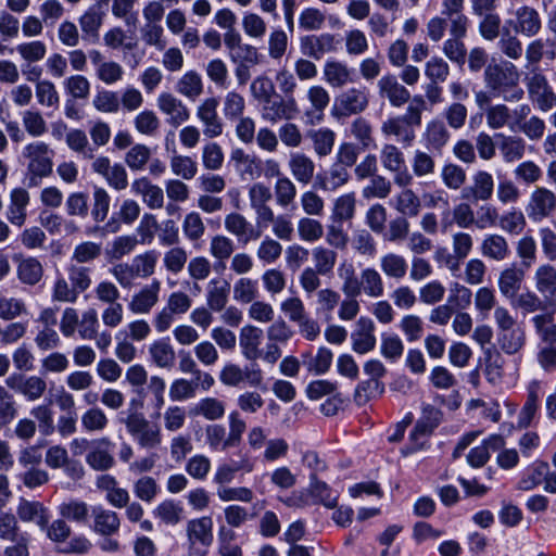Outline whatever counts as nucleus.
Instances as JSON below:
<instances>
[{"mask_svg":"<svg viewBox=\"0 0 556 556\" xmlns=\"http://www.w3.org/2000/svg\"><path fill=\"white\" fill-rule=\"evenodd\" d=\"M229 285L219 283L217 280H211L206 293V304L213 312L223 311L228 302Z\"/></svg>","mask_w":556,"mask_h":556,"instance_id":"60","label":"nucleus"},{"mask_svg":"<svg viewBox=\"0 0 556 556\" xmlns=\"http://www.w3.org/2000/svg\"><path fill=\"white\" fill-rule=\"evenodd\" d=\"M494 178L491 173L486 170H477L472 176V185L462 190V199L476 201H489L494 192Z\"/></svg>","mask_w":556,"mask_h":556,"instance_id":"20","label":"nucleus"},{"mask_svg":"<svg viewBox=\"0 0 556 556\" xmlns=\"http://www.w3.org/2000/svg\"><path fill=\"white\" fill-rule=\"evenodd\" d=\"M58 510L64 520L76 523H86L90 513L88 504L78 498H70L62 502Z\"/></svg>","mask_w":556,"mask_h":556,"instance_id":"49","label":"nucleus"},{"mask_svg":"<svg viewBox=\"0 0 556 556\" xmlns=\"http://www.w3.org/2000/svg\"><path fill=\"white\" fill-rule=\"evenodd\" d=\"M361 293L368 298L378 299L384 294V282L381 274L374 267L361 271Z\"/></svg>","mask_w":556,"mask_h":556,"instance_id":"47","label":"nucleus"},{"mask_svg":"<svg viewBox=\"0 0 556 556\" xmlns=\"http://www.w3.org/2000/svg\"><path fill=\"white\" fill-rule=\"evenodd\" d=\"M338 105L343 115H354L364 112L369 104V94L366 88H350L342 92Z\"/></svg>","mask_w":556,"mask_h":556,"instance_id":"24","label":"nucleus"},{"mask_svg":"<svg viewBox=\"0 0 556 556\" xmlns=\"http://www.w3.org/2000/svg\"><path fill=\"white\" fill-rule=\"evenodd\" d=\"M67 147L81 155L85 160H91L94 156V148L89 142L86 132L81 129H71L65 138Z\"/></svg>","mask_w":556,"mask_h":556,"instance_id":"59","label":"nucleus"},{"mask_svg":"<svg viewBox=\"0 0 556 556\" xmlns=\"http://www.w3.org/2000/svg\"><path fill=\"white\" fill-rule=\"evenodd\" d=\"M198 389L202 390V382L195 379H175L169 387V397L174 402H181L193 399Z\"/></svg>","mask_w":556,"mask_h":556,"instance_id":"58","label":"nucleus"},{"mask_svg":"<svg viewBox=\"0 0 556 556\" xmlns=\"http://www.w3.org/2000/svg\"><path fill=\"white\" fill-rule=\"evenodd\" d=\"M378 96L393 108H402L410 100L409 90L393 74L381 76L377 83Z\"/></svg>","mask_w":556,"mask_h":556,"instance_id":"11","label":"nucleus"},{"mask_svg":"<svg viewBox=\"0 0 556 556\" xmlns=\"http://www.w3.org/2000/svg\"><path fill=\"white\" fill-rule=\"evenodd\" d=\"M295 182L288 176L275 180L273 195L280 208L288 210L294 206L298 195Z\"/></svg>","mask_w":556,"mask_h":556,"instance_id":"43","label":"nucleus"},{"mask_svg":"<svg viewBox=\"0 0 556 556\" xmlns=\"http://www.w3.org/2000/svg\"><path fill=\"white\" fill-rule=\"evenodd\" d=\"M337 48L338 41L334 35L329 33L303 36L300 39L302 54L314 60H320L326 53L334 52Z\"/></svg>","mask_w":556,"mask_h":556,"instance_id":"16","label":"nucleus"},{"mask_svg":"<svg viewBox=\"0 0 556 556\" xmlns=\"http://www.w3.org/2000/svg\"><path fill=\"white\" fill-rule=\"evenodd\" d=\"M308 493L314 498V503L321 504L326 508L332 509L338 506L339 493L326 482L317 479L314 473L309 476Z\"/></svg>","mask_w":556,"mask_h":556,"instance_id":"41","label":"nucleus"},{"mask_svg":"<svg viewBox=\"0 0 556 556\" xmlns=\"http://www.w3.org/2000/svg\"><path fill=\"white\" fill-rule=\"evenodd\" d=\"M156 106L167 117V124L173 127H178L190 118L188 106L170 92L160 93Z\"/></svg>","mask_w":556,"mask_h":556,"instance_id":"14","label":"nucleus"},{"mask_svg":"<svg viewBox=\"0 0 556 556\" xmlns=\"http://www.w3.org/2000/svg\"><path fill=\"white\" fill-rule=\"evenodd\" d=\"M302 358L303 365L309 372L315 375H324L331 367L333 354L328 348L320 346L316 355L305 353L302 355Z\"/></svg>","mask_w":556,"mask_h":556,"instance_id":"52","label":"nucleus"},{"mask_svg":"<svg viewBox=\"0 0 556 556\" xmlns=\"http://www.w3.org/2000/svg\"><path fill=\"white\" fill-rule=\"evenodd\" d=\"M324 80L332 88H343L354 81L353 68L339 60H327L323 67Z\"/></svg>","mask_w":556,"mask_h":556,"instance_id":"28","label":"nucleus"},{"mask_svg":"<svg viewBox=\"0 0 556 556\" xmlns=\"http://www.w3.org/2000/svg\"><path fill=\"white\" fill-rule=\"evenodd\" d=\"M350 180V170L333 162L325 176L319 178L318 186L324 191L333 192L348 185Z\"/></svg>","mask_w":556,"mask_h":556,"instance_id":"46","label":"nucleus"},{"mask_svg":"<svg viewBox=\"0 0 556 556\" xmlns=\"http://www.w3.org/2000/svg\"><path fill=\"white\" fill-rule=\"evenodd\" d=\"M546 54L548 59L556 56L555 42L549 39L538 38L532 40L526 48V60L530 65H536Z\"/></svg>","mask_w":556,"mask_h":556,"instance_id":"57","label":"nucleus"},{"mask_svg":"<svg viewBox=\"0 0 556 556\" xmlns=\"http://www.w3.org/2000/svg\"><path fill=\"white\" fill-rule=\"evenodd\" d=\"M186 532L188 543L211 545L213 542V520L211 517L192 519L188 521Z\"/></svg>","mask_w":556,"mask_h":556,"instance_id":"37","label":"nucleus"},{"mask_svg":"<svg viewBox=\"0 0 556 556\" xmlns=\"http://www.w3.org/2000/svg\"><path fill=\"white\" fill-rule=\"evenodd\" d=\"M288 168L294 181L300 185L312 182L316 165L311 156L303 152H291L288 160Z\"/></svg>","mask_w":556,"mask_h":556,"instance_id":"23","label":"nucleus"},{"mask_svg":"<svg viewBox=\"0 0 556 556\" xmlns=\"http://www.w3.org/2000/svg\"><path fill=\"white\" fill-rule=\"evenodd\" d=\"M526 210L530 219L541 222L555 212L556 194L546 187H536L530 194Z\"/></svg>","mask_w":556,"mask_h":556,"instance_id":"10","label":"nucleus"},{"mask_svg":"<svg viewBox=\"0 0 556 556\" xmlns=\"http://www.w3.org/2000/svg\"><path fill=\"white\" fill-rule=\"evenodd\" d=\"M181 228L185 238L192 243L201 241L206 231L201 214L195 211H191L185 215Z\"/></svg>","mask_w":556,"mask_h":556,"instance_id":"55","label":"nucleus"},{"mask_svg":"<svg viewBox=\"0 0 556 556\" xmlns=\"http://www.w3.org/2000/svg\"><path fill=\"white\" fill-rule=\"evenodd\" d=\"M313 143V150L318 157H326L331 154L336 134L333 130L323 127L309 130L307 134Z\"/></svg>","mask_w":556,"mask_h":556,"instance_id":"50","label":"nucleus"},{"mask_svg":"<svg viewBox=\"0 0 556 556\" xmlns=\"http://www.w3.org/2000/svg\"><path fill=\"white\" fill-rule=\"evenodd\" d=\"M152 363L159 368L170 369L176 359V353L168 338L153 341L149 346Z\"/></svg>","mask_w":556,"mask_h":556,"instance_id":"42","label":"nucleus"},{"mask_svg":"<svg viewBox=\"0 0 556 556\" xmlns=\"http://www.w3.org/2000/svg\"><path fill=\"white\" fill-rule=\"evenodd\" d=\"M79 293L70 282L68 278L58 275L51 288V300L61 303H75Z\"/></svg>","mask_w":556,"mask_h":556,"instance_id":"62","label":"nucleus"},{"mask_svg":"<svg viewBox=\"0 0 556 556\" xmlns=\"http://www.w3.org/2000/svg\"><path fill=\"white\" fill-rule=\"evenodd\" d=\"M483 81L488 90L506 102H519L525 97L520 87V73L509 61L491 62L483 73Z\"/></svg>","mask_w":556,"mask_h":556,"instance_id":"1","label":"nucleus"},{"mask_svg":"<svg viewBox=\"0 0 556 556\" xmlns=\"http://www.w3.org/2000/svg\"><path fill=\"white\" fill-rule=\"evenodd\" d=\"M43 266L41 262L33 256L20 258L16 266L17 279L26 286H36L43 277Z\"/></svg>","mask_w":556,"mask_h":556,"instance_id":"40","label":"nucleus"},{"mask_svg":"<svg viewBox=\"0 0 556 556\" xmlns=\"http://www.w3.org/2000/svg\"><path fill=\"white\" fill-rule=\"evenodd\" d=\"M535 332L545 343H556V324L554 323V312L548 314L535 315L531 319Z\"/></svg>","mask_w":556,"mask_h":556,"instance_id":"64","label":"nucleus"},{"mask_svg":"<svg viewBox=\"0 0 556 556\" xmlns=\"http://www.w3.org/2000/svg\"><path fill=\"white\" fill-rule=\"evenodd\" d=\"M528 96L534 108L548 112L556 106V93L542 73H533L527 79Z\"/></svg>","mask_w":556,"mask_h":556,"instance_id":"7","label":"nucleus"},{"mask_svg":"<svg viewBox=\"0 0 556 556\" xmlns=\"http://www.w3.org/2000/svg\"><path fill=\"white\" fill-rule=\"evenodd\" d=\"M375 330V323L369 317H359L354 331L351 333L352 350L358 354L372 351L377 342Z\"/></svg>","mask_w":556,"mask_h":556,"instance_id":"17","label":"nucleus"},{"mask_svg":"<svg viewBox=\"0 0 556 556\" xmlns=\"http://www.w3.org/2000/svg\"><path fill=\"white\" fill-rule=\"evenodd\" d=\"M189 414L193 417H203L208 421H216L224 418L226 403L217 397L206 396L198 401L190 408Z\"/></svg>","mask_w":556,"mask_h":556,"instance_id":"34","label":"nucleus"},{"mask_svg":"<svg viewBox=\"0 0 556 556\" xmlns=\"http://www.w3.org/2000/svg\"><path fill=\"white\" fill-rule=\"evenodd\" d=\"M23 155L28 160L29 187L37 186L38 179L48 177L52 173L53 151L46 142L36 141L27 144L23 150Z\"/></svg>","mask_w":556,"mask_h":556,"instance_id":"5","label":"nucleus"},{"mask_svg":"<svg viewBox=\"0 0 556 556\" xmlns=\"http://www.w3.org/2000/svg\"><path fill=\"white\" fill-rule=\"evenodd\" d=\"M201 161L204 169L210 172L219 170L225 162L222 147L215 141L206 142L201 150Z\"/></svg>","mask_w":556,"mask_h":556,"instance_id":"61","label":"nucleus"},{"mask_svg":"<svg viewBox=\"0 0 556 556\" xmlns=\"http://www.w3.org/2000/svg\"><path fill=\"white\" fill-rule=\"evenodd\" d=\"M511 110L504 103L493 104L485 110L486 125L492 130H498L510 125Z\"/></svg>","mask_w":556,"mask_h":556,"instance_id":"63","label":"nucleus"},{"mask_svg":"<svg viewBox=\"0 0 556 556\" xmlns=\"http://www.w3.org/2000/svg\"><path fill=\"white\" fill-rule=\"evenodd\" d=\"M90 529L93 533L102 538L116 535L122 526L119 515L102 505H97L91 508Z\"/></svg>","mask_w":556,"mask_h":556,"instance_id":"13","label":"nucleus"},{"mask_svg":"<svg viewBox=\"0 0 556 556\" xmlns=\"http://www.w3.org/2000/svg\"><path fill=\"white\" fill-rule=\"evenodd\" d=\"M179 370L184 374H191L192 379L200 380L202 391H208L215 384L214 377L210 372L201 370L189 353L180 354Z\"/></svg>","mask_w":556,"mask_h":556,"instance_id":"53","label":"nucleus"},{"mask_svg":"<svg viewBox=\"0 0 556 556\" xmlns=\"http://www.w3.org/2000/svg\"><path fill=\"white\" fill-rule=\"evenodd\" d=\"M16 515L23 522H36L40 528H46L49 522L48 509L36 501L21 498Z\"/></svg>","mask_w":556,"mask_h":556,"instance_id":"36","label":"nucleus"},{"mask_svg":"<svg viewBox=\"0 0 556 556\" xmlns=\"http://www.w3.org/2000/svg\"><path fill=\"white\" fill-rule=\"evenodd\" d=\"M450 139L451 134L442 121L434 118L427 123L422 132V140L429 152L440 154Z\"/></svg>","mask_w":556,"mask_h":556,"instance_id":"27","label":"nucleus"},{"mask_svg":"<svg viewBox=\"0 0 556 556\" xmlns=\"http://www.w3.org/2000/svg\"><path fill=\"white\" fill-rule=\"evenodd\" d=\"M380 161L383 168L394 174L393 181L397 187H408L413 175L408 172L404 153L393 143H386L380 150Z\"/></svg>","mask_w":556,"mask_h":556,"instance_id":"6","label":"nucleus"},{"mask_svg":"<svg viewBox=\"0 0 556 556\" xmlns=\"http://www.w3.org/2000/svg\"><path fill=\"white\" fill-rule=\"evenodd\" d=\"M498 150L505 163L510 164L523 159L526 141L519 136L496 134Z\"/></svg>","mask_w":556,"mask_h":556,"instance_id":"32","label":"nucleus"},{"mask_svg":"<svg viewBox=\"0 0 556 556\" xmlns=\"http://www.w3.org/2000/svg\"><path fill=\"white\" fill-rule=\"evenodd\" d=\"M380 268L386 277L401 280L407 274L408 264L403 255L389 252L380 257Z\"/></svg>","mask_w":556,"mask_h":556,"instance_id":"48","label":"nucleus"},{"mask_svg":"<svg viewBox=\"0 0 556 556\" xmlns=\"http://www.w3.org/2000/svg\"><path fill=\"white\" fill-rule=\"evenodd\" d=\"M113 442L106 438L91 441V448L86 455V463L94 470H109L115 465L112 455Z\"/></svg>","mask_w":556,"mask_h":556,"instance_id":"19","label":"nucleus"},{"mask_svg":"<svg viewBox=\"0 0 556 556\" xmlns=\"http://www.w3.org/2000/svg\"><path fill=\"white\" fill-rule=\"evenodd\" d=\"M536 291L549 302H556V267L551 264L540 265L534 273Z\"/></svg>","mask_w":556,"mask_h":556,"instance_id":"31","label":"nucleus"},{"mask_svg":"<svg viewBox=\"0 0 556 556\" xmlns=\"http://www.w3.org/2000/svg\"><path fill=\"white\" fill-rule=\"evenodd\" d=\"M426 101L421 94H415L402 115L388 117L380 130L386 138H394L403 147H412L416 140V129L421 125Z\"/></svg>","mask_w":556,"mask_h":556,"instance_id":"2","label":"nucleus"},{"mask_svg":"<svg viewBox=\"0 0 556 556\" xmlns=\"http://www.w3.org/2000/svg\"><path fill=\"white\" fill-rule=\"evenodd\" d=\"M4 382L7 387L22 394L29 402L39 400L47 390V382L39 376L26 377L22 374H12Z\"/></svg>","mask_w":556,"mask_h":556,"instance_id":"12","label":"nucleus"},{"mask_svg":"<svg viewBox=\"0 0 556 556\" xmlns=\"http://www.w3.org/2000/svg\"><path fill=\"white\" fill-rule=\"evenodd\" d=\"M504 445V439L500 434H492L483 440L482 444L470 450L467 455L468 464L473 468H480L490 459V450L496 451Z\"/></svg>","mask_w":556,"mask_h":556,"instance_id":"38","label":"nucleus"},{"mask_svg":"<svg viewBox=\"0 0 556 556\" xmlns=\"http://www.w3.org/2000/svg\"><path fill=\"white\" fill-rule=\"evenodd\" d=\"M357 199L355 192H346L333 200L330 218L332 223L351 222L356 214Z\"/></svg>","mask_w":556,"mask_h":556,"instance_id":"35","label":"nucleus"},{"mask_svg":"<svg viewBox=\"0 0 556 556\" xmlns=\"http://www.w3.org/2000/svg\"><path fill=\"white\" fill-rule=\"evenodd\" d=\"M28 204V191L24 188H14L10 193V204L7 212L9 222L18 227L23 226L26 220Z\"/></svg>","mask_w":556,"mask_h":556,"instance_id":"33","label":"nucleus"},{"mask_svg":"<svg viewBox=\"0 0 556 556\" xmlns=\"http://www.w3.org/2000/svg\"><path fill=\"white\" fill-rule=\"evenodd\" d=\"M233 300L241 304H251L260 296L258 282L250 277L239 278L232 288Z\"/></svg>","mask_w":556,"mask_h":556,"instance_id":"54","label":"nucleus"},{"mask_svg":"<svg viewBox=\"0 0 556 556\" xmlns=\"http://www.w3.org/2000/svg\"><path fill=\"white\" fill-rule=\"evenodd\" d=\"M263 340V330L253 325H245L240 329L239 345L242 356L251 362L261 357L260 345Z\"/></svg>","mask_w":556,"mask_h":556,"instance_id":"29","label":"nucleus"},{"mask_svg":"<svg viewBox=\"0 0 556 556\" xmlns=\"http://www.w3.org/2000/svg\"><path fill=\"white\" fill-rule=\"evenodd\" d=\"M104 13L97 5L88 8L79 17L81 36L86 41L97 42L103 24Z\"/></svg>","mask_w":556,"mask_h":556,"instance_id":"30","label":"nucleus"},{"mask_svg":"<svg viewBox=\"0 0 556 556\" xmlns=\"http://www.w3.org/2000/svg\"><path fill=\"white\" fill-rule=\"evenodd\" d=\"M175 90L182 97L194 101L203 93V80L197 71H187L176 83Z\"/></svg>","mask_w":556,"mask_h":556,"instance_id":"45","label":"nucleus"},{"mask_svg":"<svg viewBox=\"0 0 556 556\" xmlns=\"http://www.w3.org/2000/svg\"><path fill=\"white\" fill-rule=\"evenodd\" d=\"M506 24L516 35L528 38L535 37L543 25L539 11L527 4L517 8Z\"/></svg>","mask_w":556,"mask_h":556,"instance_id":"8","label":"nucleus"},{"mask_svg":"<svg viewBox=\"0 0 556 556\" xmlns=\"http://www.w3.org/2000/svg\"><path fill=\"white\" fill-rule=\"evenodd\" d=\"M312 258L314 262L313 268L319 271L323 276H328L333 271L338 254L330 248L317 245L312 250Z\"/></svg>","mask_w":556,"mask_h":556,"instance_id":"56","label":"nucleus"},{"mask_svg":"<svg viewBox=\"0 0 556 556\" xmlns=\"http://www.w3.org/2000/svg\"><path fill=\"white\" fill-rule=\"evenodd\" d=\"M305 99L309 104L305 108V116L312 123L321 122L325 116V110L330 103V94L328 90L320 85H313L306 90Z\"/></svg>","mask_w":556,"mask_h":556,"instance_id":"21","label":"nucleus"},{"mask_svg":"<svg viewBox=\"0 0 556 556\" xmlns=\"http://www.w3.org/2000/svg\"><path fill=\"white\" fill-rule=\"evenodd\" d=\"M481 254L490 260L502 262L510 254V249L507 240L497 233L485 235L481 245Z\"/></svg>","mask_w":556,"mask_h":556,"instance_id":"39","label":"nucleus"},{"mask_svg":"<svg viewBox=\"0 0 556 556\" xmlns=\"http://www.w3.org/2000/svg\"><path fill=\"white\" fill-rule=\"evenodd\" d=\"M525 276V269L517 264L504 268L497 281L501 294L508 301L514 300L521 289Z\"/></svg>","mask_w":556,"mask_h":556,"instance_id":"22","label":"nucleus"},{"mask_svg":"<svg viewBox=\"0 0 556 556\" xmlns=\"http://www.w3.org/2000/svg\"><path fill=\"white\" fill-rule=\"evenodd\" d=\"M403 189L394 198V208L405 217H416L421 211V201L417 193L407 187Z\"/></svg>","mask_w":556,"mask_h":556,"instance_id":"44","label":"nucleus"},{"mask_svg":"<svg viewBox=\"0 0 556 556\" xmlns=\"http://www.w3.org/2000/svg\"><path fill=\"white\" fill-rule=\"evenodd\" d=\"M161 281L153 279L131 295L128 309L136 315H147L160 301Z\"/></svg>","mask_w":556,"mask_h":556,"instance_id":"15","label":"nucleus"},{"mask_svg":"<svg viewBox=\"0 0 556 556\" xmlns=\"http://www.w3.org/2000/svg\"><path fill=\"white\" fill-rule=\"evenodd\" d=\"M131 192L141 197L142 202L151 210L164 206V192L161 187L152 184L147 177H140L131 182Z\"/></svg>","mask_w":556,"mask_h":556,"instance_id":"26","label":"nucleus"},{"mask_svg":"<svg viewBox=\"0 0 556 556\" xmlns=\"http://www.w3.org/2000/svg\"><path fill=\"white\" fill-rule=\"evenodd\" d=\"M127 432L139 446L148 450L156 448L162 442L161 428L156 422L148 420L142 413H130L123 419Z\"/></svg>","mask_w":556,"mask_h":556,"instance_id":"4","label":"nucleus"},{"mask_svg":"<svg viewBox=\"0 0 556 556\" xmlns=\"http://www.w3.org/2000/svg\"><path fill=\"white\" fill-rule=\"evenodd\" d=\"M225 229L233 235L239 242L247 244L250 241L257 240L261 237V231L256 230L254 226L240 213H230L226 215L224 220Z\"/></svg>","mask_w":556,"mask_h":556,"instance_id":"25","label":"nucleus"},{"mask_svg":"<svg viewBox=\"0 0 556 556\" xmlns=\"http://www.w3.org/2000/svg\"><path fill=\"white\" fill-rule=\"evenodd\" d=\"M299 113L296 101L293 97H287L282 99L279 96H275L263 104L262 116L264 119L276 123L281 119H292Z\"/></svg>","mask_w":556,"mask_h":556,"instance_id":"18","label":"nucleus"},{"mask_svg":"<svg viewBox=\"0 0 556 556\" xmlns=\"http://www.w3.org/2000/svg\"><path fill=\"white\" fill-rule=\"evenodd\" d=\"M218 100L216 98H206L198 106L195 116L203 126V135L208 139H214L223 135L224 123L217 112Z\"/></svg>","mask_w":556,"mask_h":556,"instance_id":"9","label":"nucleus"},{"mask_svg":"<svg viewBox=\"0 0 556 556\" xmlns=\"http://www.w3.org/2000/svg\"><path fill=\"white\" fill-rule=\"evenodd\" d=\"M496 326V341L507 355L519 353L526 345V331L505 306H496L493 313Z\"/></svg>","mask_w":556,"mask_h":556,"instance_id":"3","label":"nucleus"},{"mask_svg":"<svg viewBox=\"0 0 556 556\" xmlns=\"http://www.w3.org/2000/svg\"><path fill=\"white\" fill-rule=\"evenodd\" d=\"M153 516L166 526H176L184 519V507L179 502L165 500L154 509Z\"/></svg>","mask_w":556,"mask_h":556,"instance_id":"51","label":"nucleus"}]
</instances>
